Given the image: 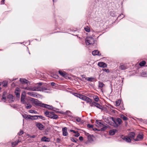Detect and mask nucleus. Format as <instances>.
Returning a JSON list of instances; mask_svg holds the SVG:
<instances>
[{
    "label": "nucleus",
    "mask_w": 147,
    "mask_h": 147,
    "mask_svg": "<svg viewBox=\"0 0 147 147\" xmlns=\"http://www.w3.org/2000/svg\"><path fill=\"white\" fill-rule=\"evenodd\" d=\"M26 100L28 102L29 101H32L36 105L38 106H39L42 107H44L48 109H50V108L49 107H51L49 105L46 104L42 103H41L37 99L34 98H26Z\"/></svg>",
    "instance_id": "nucleus-1"
},
{
    "label": "nucleus",
    "mask_w": 147,
    "mask_h": 147,
    "mask_svg": "<svg viewBox=\"0 0 147 147\" xmlns=\"http://www.w3.org/2000/svg\"><path fill=\"white\" fill-rule=\"evenodd\" d=\"M106 120V121H105L106 122L110 125H111V124L110 123L109 120H112L115 123L116 125H115V126L116 127L118 126L121 123V119L119 118H118L116 119L115 120L113 117H108Z\"/></svg>",
    "instance_id": "nucleus-2"
},
{
    "label": "nucleus",
    "mask_w": 147,
    "mask_h": 147,
    "mask_svg": "<svg viewBox=\"0 0 147 147\" xmlns=\"http://www.w3.org/2000/svg\"><path fill=\"white\" fill-rule=\"evenodd\" d=\"M96 126L100 128V129H97L96 128H93L94 130H97L98 131H102L105 130L106 128L107 127L101 123L100 121L96 120Z\"/></svg>",
    "instance_id": "nucleus-3"
},
{
    "label": "nucleus",
    "mask_w": 147,
    "mask_h": 147,
    "mask_svg": "<svg viewBox=\"0 0 147 147\" xmlns=\"http://www.w3.org/2000/svg\"><path fill=\"white\" fill-rule=\"evenodd\" d=\"M135 136V134L134 132H131L129 133L128 135V137L127 136H122L121 138L123 140L127 142H131V138H134Z\"/></svg>",
    "instance_id": "nucleus-4"
},
{
    "label": "nucleus",
    "mask_w": 147,
    "mask_h": 147,
    "mask_svg": "<svg viewBox=\"0 0 147 147\" xmlns=\"http://www.w3.org/2000/svg\"><path fill=\"white\" fill-rule=\"evenodd\" d=\"M46 115L51 118L56 119L58 118V116L55 114L54 112L46 111L45 112Z\"/></svg>",
    "instance_id": "nucleus-5"
},
{
    "label": "nucleus",
    "mask_w": 147,
    "mask_h": 147,
    "mask_svg": "<svg viewBox=\"0 0 147 147\" xmlns=\"http://www.w3.org/2000/svg\"><path fill=\"white\" fill-rule=\"evenodd\" d=\"M94 41V39L91 37H88L85 39V42L87 45H92Z\"/></svg>",
    "instance_id": "nucleus-6"
},
{
    "label": "nucleus",
    "mask_w": 147,
    "mask_h": 147,
    "mask_svg": "<svg viewBox=\"0 0 147 147\" xmlns=\"http://www.w3.org/2000/svg\"><path fill=\"white\" fill-rule=\"evenodd\" d=\"M26 92L25 91L23 92L21 94V102L23 104L26 103L27 100H26V98H25L26 96ZM29 97H28V98Z\"/></svg>",
    "instance_id": "nucleus-7"
},
{
    "label": "nucleus",
    "mask_w": 147,
    "mask_h": 147,
    "mask_svg": "<svg viewBox=\"0 0 147 147\" xmlns=\"http://www.w3.org/2000/svg\"><path fill=\"white\" fill-rule=\"evenodd\" d=\"M74 95L84 101H85V100H87L86 99V98H87V96L84 95L76 93H74Z\"/></svg>",
    "instance_id": "nucleus-8"
},
{
    "label": "nucleus",
    "mask_w": 147,
    "mask_h": 147,
    "mask_svg": "<svg viewBox=\"0 0 147 147\" xmlns=\"http://www.w3.org/2000/svg\"><path fill=\"white\" fill-rule=\"evenodd\" d=\"M87 98L86 99L87 100H85V101H86L87 103H89L90 106L91 107H94L95 106V102L93 101L92 102V100L90 98H89L87 97Z\"/></svg>",
    "instance_id": "nucleus-9"
},
{
    "label": "nucleus",
    "mask_w": 147,
    "mask_h": 147,
    "mask_svg": "<svg viewBox=\"0 0 147 147\" xmlns=\"http://www.w3.org/2000/svg\"><path fill=\"white\" fill-rule=\"evenodd\" d=\"M15 99V98L11 94H9L7 96V98L5 100L8 101L9 102H13L14 100Z\"/></svg>",
    "instance_id": "nucleus-10"
},
{
    "label": "nucleus",
    "mask_w": 147,
    "mask_h": 147,
    "mask_svg": "<svg viewBox=\"0 0 147 147\" xmlns=\"http://www.w3.org/2000/svg\"><path fill=\"white\" fill-rule=\"evenodd\" d=\"M22 88L29 91H37L38 90V88H32L31 87H23Z\"/></svg>",
    "instance_id": "nucleus-11"
},
{
    "label": "nucleus",
    "mask_w": 147,
    "mask_h": 147,
    "mask_svg": "<svg viewBox=\"0 0 147 147\" xmlns=\"http://www.w3.org/2000/svg\"><path fill=\"white\" fill-rule=\"evenodd\" d=\"M85 135L87 137L88 140L90 142H91L93 141V136L89 134L87 132H85Z\"/></svg>",
    "instance_id": "nucleus-12"
},
{
    "label": "nucleus",
    "mask_w": 147,
    "mask_h": 147,
    "mask_svg": "<svg viewBox=\"0 0 147 147\" xmlns=\"http://www.w3.org/2000/svg\"><path fill=\"white\" fill-rule=\"evenodd\" d=\"M98 65L99 67L103 68L107 66V64L103 62H99Z\"/></svg>",
    "instance_id": "nucleus-13"
},
{
    "label": "nucleus",
    "mask_w": 147,
    "mask_h": 147,
    "mask_svg": "<svg viewBox=\"0 0 147 147\" xmlns=\"http://www.w3.org/2000/svg\"><path fill=\"white\" fill-rule=\"evenodd\" d=\"M67 128L65 127L62 128V131L63 132V136H66L68 134V133L67 132Z\"/></svg>",
    "instance_id": "nucleus-14"
},
{
    "label": "nucleus",
    "mask_w": 147,
    "mask_h": 147,
    "mask_svg": "<svg viewBox=\"0 0 147 147\" xmlns=\"http://www.w3.org/2000/svg\"><path fill=\"white\" fill-rule=\"evenodd\" d=\"M128 67L126 64L121 65L119 67V69L121 70H124L127 68Z\"/></svg>",
    "instance_id": "nucleus-15"
},
{
    "label": "nucleus",
    "mask_w": 147,
    "mask_h": 147,
    "mask_svg": "<svg viewBox=\"0 0 147 147\" xmlns=\"http://www.w3.org/2000/svg\"><path fill=\"white\" fill-rule=\"evenodd\" d=\"M37 127L40 130H42L44 129V126L41 123H38L36 125Z\"/></svg>",
    "instance_id": "nucleus-16"
},
{
    "label": "nucleus",
    "mask_w": 147,
    "mask_h": 147,
    "mask_svg": "<svg viewBox=\"0 0 147 147\" xmlns=\"http://www.w3.org/2000/svg\"><path fill=\"white\" fill-rule=\"evenodd\" d=\"M92 54L93 55H98L100 56L101 55V53L97 50H95L93 51Z\"/></svg>",
    "instance_id": "nucleus-17"
},
{
    "label": "nucleus",
    "mask_w": 147,
    "mask_h": 147,
    "mask_svg": "<svg viewBox=\"0 0 147 147\" xmlns=\"http://www.w3.org/2000/svg\"><path fill=\"white\" fill-rule=\"evenodd\" d=\"M143 138V136L142 135L139 134L138 135L137 138L135 139V141H138L142 140Z\"/></svg>",
    "instance_id": "nucleus-18"
},
{
    "label": "nucleus",
    "mask_w": 147,
    "mask_h": 147,
    "mask_svg": "<svg viewBox=\"0 0 147 147\" xmlns=\"http://www.w3.org/2000/svg\"><path fill=\"white\" fill-rule=\"evenodd\" d=\"M29 101H29L28 102L27 101V102H26V103L24 104H25L26 107L27 109H30L32 107V106L29 103Z\"/></svg>",
    "instance_id": "nucleus-19"
},
{
    "label": "nucleus",
    "mask_w": 147,
    "mask_h": 147,
    "mask_svg": "<svg viewBox=\"0 0 147 147\" xmlns=\"http://www.w3.org/2000/svg\"><path fill=\"white\" fill-rule=\"evenodd\" d=\"M7 95V92H5L3 93V94L2 96V100H3L4 102H5V100L6 99V96Z\"/></svg>",
    "instance_id": "nucleus-20"
},
{
    "label": "nucleus",
    "mask_w": 147,
    "mask_h": 147,
    "mask_svg": "<svg viewBox=\"0 0 147 147\" xmlns=\"http://www.w3.org/2000/svg\"><path fill=\"white\" fill-rule=\"evenodd\" d=\"M41 140L44 142H49L50 141V139L49 138H47L45 136H44L41 138Z\"/></svg>",
    "instance_id": "nucleus-21"
},
{
    "label": "nucleus",
    "mask_w": 147,
    "mask_h": 147,
    "mask_svg": "<svg viewBox=\"0 0 147 147\" xmlns=\"http://www.w3.org/2000/svg\"><path fill=\"white\" fill-rule=\"evenodd\" d=\"M20 82L22 84H27L28 81L25 79L20 78Z\"/></svg>",
    "instance_id": "nucleus-22"
},
{
    "label": "nucleus",
    "mask_w": 147,
    "mask_h": 147,
    "mask_svg": "<svg viewBox=\"0 0 147 147\" xmlns=\"http://www.w3.org/2000/svg\"><path fill=\"white\" fill-rule=\"evenodd\" d=\"M59 74L63 77H65L66 75V73L64 71H63L61 70L59 71Z\"/></svg>",
    "instance_id": "nucleus-23"
},
{
    "label": "nucleus",
    "mask_w": 147,
    "mask_h": 147,
    "mask_svg": "<svg viewBox=\"0 0 147 147\" xmlns=\"http://www.w3.org/2000/svg\"><path fill=\"white\" fill-rule=\"evenodd\" d=\"M104 86V84L102 82L100 81L98 82V87L100 88L101 90H102V88Z\"/></svg>",
    "instance_id": "nucleus-24"
},
{
    "label": "nucleus",
    "mask_w": 147,
    "mask_h": 147,
    "mask_svg": "<svg viewBox=\"0 0 147 147\" xmlns=\"http://www.w3.org/2000/svg\"><path fill=\"white\" fill-rule=\"evenodd\" d=\"M117 131L115 129H113L112 130H111L109 132V134L111 135H114L115 133Z\"/></svg>",
    "instance_id": "nucleus-25"
},
{
    "label": "nucleus",
    "mask_w": 147,
    "mask_h": 147,
    "mask_svg": "<svg viewBox=\"0 0 147 147\" xmlns=\"http://www.w3.org/2000/svg\"><path fill=\"white\" fill-rule=\"evenodd\" d=\"M94 107H96L100 109H102V106L100 104L96 102Z\"/></svg>",
    "instance_id": "nucleus-26"
},
{
    "label": "nucleus",
    "mask_w": 147,
    "mask_h": 147,
    "mask_svg": "<svg viewBox=\"0 0 147 147\" xmlns=\"http://www.w3.org/2000/svg\"><path fill=\"white\" fill-rule=\"evenodd\" d=\"M20 142V141L18 140V141H16L14 142H12L11 143L12 146L13 147L15 146L18 144V143Z\"/></svg>",
    "instance_id": "nucleus-27"
},
{
    "label": "nucleus",
    "mask_w": 147,
    "mask_h": 147,
    "mask_svg": "<svg viewBox=\"0 0 147 147\" xmlns=\"http://www.w3.org/2000/svg\"><path fill=\"white\" fill-rule=\"evenodd\" d=\"M93 99L96 102H98L99 100L98 97L96 95H95L94 96Z\"/></svg>",
    "instance_id": "nucleus-28"
},
{
    "label": "nucleus",
    "mask_w": 147,
    "mask_h": 147,
    "mask_svg": "<svg viewBox=\"0 0 147 147\" xmlns=\"http://www.w3.org/2000/svg\"><path fill=\"white\" fill-rule=\"evenodd\" d=\"M146 62L145 61H143L140 62L139 65L141 66H143L146 64Z\"/></svg>",
    "instance_id": "nucleus-29"
},
{
    "label": "nucleus",
    "mask_w": 147,
    "mask_h": 147,
    "mask_svg": "<svg viewBox=\"0 0 147 147\" xmlns=\"http://www.w3.org/2000/svg\"><path fill=\"white\" fill-rule=\"evenodd\" d=\"M110 108V110L109 111H108V113L110 114H111V113H115V111L113 110V109H112L111 108H113V107L112 106Z\"/></svg>",
    "instance_id": "nucleus-30"
},
{
    "label": "nucleus",
    "mask_w": 147,
    "mask_h": 147,
    "mask_svg": "<svg viewBox=\"0 0 147 147\" xmlns=\"http://www.w3.org/2000/svg\"><path fill=\"white\" fill-rule=\"evenodd\" d=\"M84 29L87 32H89L90 31L89 27L88 26L84 28Z\"/></svg>",
    "instance_id": "nucleus-31"
},
{
    "label": "nucleus",
    "mask_w": 147,
    "mask_h": 147,
    "mask_svg": "<svg viewBox=\"0 0 147 147\" xmlns=\"http://www.w3.org/2000/svg\"><path fill=\"white\" fill-rule=\"evenodd\" d=\"M121 102V100H118L116 101V106H119L120 105Z\"/></svg>",
    "instance_id": "nucleus-32"
},
{
    "label": "nucleus",
    "mask_w": 147,
    "mask_h": 147,
    "mask_svg": "<svg viewBox=\"0 0 147 147\" xmlns=\"http://www.w3.org/2000/svg\"><path fill=\"white\" fill-rule=\"evenodd\" d=\"M51 76L52 77L56 79H58L59 78L58 76L56 74H52Z\"/></svg>",
    "instance_id": "nucleus-33"
},
{
    "label": "nucleus",
    "mask_w": 147,
    "mask_h": 147,
    "mask_svg": "<svg viewBox=\"0 0 147 147\" xmlns=\"http://www.w3.org/2000/svg\"><path fill=\"white\" fill-rule=\"evenodd\" d=\"M86 79L88 81L91 82L93 81L94 78L92 77H88Z\"/></svg>",
    "instance_id": "nucleus-34"
},
{
    "label": "nucleus",
    "mask_w": 147,
    "mask_h": 147,
    "mask_svg": "<svg viewBox=\"0 0 147 147\" xmlns=\"http://www.w3.org/2000/svg\"><path fill=\"white\" fill-rule=\"evenodd\" d=\"M29 112L30 113H37V112L36 111H34V110H31V109L29 110Z\"/></svg>",
    "instance_id": "nucleus-35"
},
{
    "label": "nucleus",
    "mask_w": 147,
    "mask_h": 147,
    "mask_svg": "<svg viewBox=\"0 0 147 147\" xmlns=\"http://www.w3.org/2000/svg\"><path fill=\"white\" fill-rule=\"evenodd\" d=\"M15 94L16 95V97L17 98H20V94L18 92H16L15 91Z\"/></svg>",
    "instance_id": "nucleus-36"
},
{
    "label": "nucleus",
    "mask_w": 147,
    "mask_h": 147,
    "mask_svg": "<svg viewBox=\"0 0 147 147\" xmlns=\"http://www.w3.org/2000/svg\"><path fill=\"white\" fill-rule=\"evenodd\" d=\"M27 94L29 95L32 96H34L35 95L34 93L32 92H28L27 93Z\"/></svg>",
    "instance_id": "nucleus-37"
},
{
    "label": "nucleus",
    "mask_w": 147,
    "mask_h": 147,
    "mask_svg": "<svg viewBox=\"0 0 147 147\" xmlns=\"http://www.w3.org/2000/svg\"><path fill=\"white\" fill-rule=\"evenodd\" d=\"M121 117L123 119V120L125 121L127 119V117L123 115H122L121 116Z\"/></svg>",
    "instance_id": "nucleus-38"
},
{
    "label": "nucleus",
    "mask_w": 147,
    "mask_h": 147,
    "mask_svg": "<svg viewBox=\"0 0 147 147\" xmlns=\"http://www.w3.org/2000/svg\"><path fill=\"white\" fill-rule=\"evenodd\" d=\"M24 133V132L22 130H20V131L18 132V135L19 136H21Z\"/></svg>",
    "instance_id": "nucleus-39"
},
{
    "label": "nucleus",
    "mask_w": 147,
    "mask_h": 147,
    "mask_svg": "<svg viewBox=\"0 0 147 147\" xmlns=\"http://www.w3.org/2000/svg\"><path fill=\"white\" fill-rule=\"evenodd\" d=\"M80 134L78 132V131L74 135V136L75 137H78L80 136Z\"/></svg>",
    "instance_id": "nucleus-40"
},
{
    "label": "nucleus",
    "mask_w": 147,
    "mask_h": 147,
    "mask_svg": "<svg viewBox=\"0 0 147 147\" xmlns=\"http://www.w3.org/2000/svg\"><path fill=\"white\" fill-rule=\"evenodd\" d=\"M27 117H28V119H33V116L30 115H28V116H27Z\"/></svg>",
    "instance_id": "nucleus-41"
},
{
    "label": "nucleus",
    "mask_w": 147,
    "mask_h": 147,
    "mask_svg": "<svg viewBox=\"0 0 147 147\" xmlns=\"http://www.w3.org/2000/svg\"><path fill=\"white\" fill-rule=\"evenodd\" d=\"M70 140L71 141L73 142H76V140L75 139L73 138H71Z\"/></svg>",
    "instance_id": "nucleus-42"
},
{
    "label": "nucleus",
    "mask_w": 147,
    "mask_h": 147,
    "mask_svg": "<svg viewBox=\"0 0 147 147\" xmlns=\"http://www.w3.org/2000/svg\"><path fill=\"white\" fill-rule=\"evenodd\" d=\"M76 120L78 122H80L81 121V119L80 118L77 117L76 119Z\"/></svg>",
    "instance_id": "nucleus-43"
},
{
    "label": "nucleus",
    "mask_w": 147,
    "mask_h": 147,
    "mask_svg": "<svg viewBox=\"0 0 147 147\" xmlns=\"http://www.w3.org/2000/svg\"><path fill=\"white\" fill-rule=\"evenodd\" d=\"M102 70H103V71H105L106 72H107V73H108L109 71V69H102Z\"/></svg>",
    "instance_id": "nucleus-44"
},
{
    "label": "nucleus",
    "mask_w": 147,
    "mask_h": 147,
    "mask_svg": "<svg viewBox=\"0 0 147 147\" xmlns=\"http://www.w3.org/2000/svg\"><path fill=\"white\" fill-rule=\"evenodd\" d=\"M38 118V116L35 115L33 116V119H37Z\"/></svg>",
    "instance_id": "nucleus-45"
},
{
    "label": "nucleus",
    "mask_w": 147,
    "mask_h": 147,
    "mask_svg": "<svg viewBox=\"0 0 147 147\" xmlns=\"http://www.w3.org/2000/svg\"><path fill=\"white\" fill-rule=\"evenodd\" d=\"M88 127L89 128H93V125H90V124H88Z\"/></svg>",
    "instance_id": "nucleus-46"
},
{
    "label": "nucleus",
    "mask_w": 147,
    "mask_h": 147,
    "mask_svg": "<svg viewBox=\"0 0 147 147\" xmlns=\"http://www.w3.org/2000/svg\"><path fill=\"white\" fill-rule=\"evenodd\" d=\"M120 17H121V18H123L124 17V15L122 13H121V14L120 15V16H119L118 17V18H119Z\"/></svg>",
    "instance_id": "nucleus-47"
},
{
    "label": "nucleus",
    "mask_w": 147,
    "mask_h": 147,
    "mask_svg": "<svg viewBox=\"0 0 147 147\" xmlns=\"http://www.w3.org/2000/svg\"><path fill=\"white\" fill-rule=\"evenodd\" d=\"M22 115L24 118L26 119H28V117H27V116H28V115L25 114L23 115Z\"/></svg>",
    "instance_id": "nucleus-48"
},
{
    "label": "nucleus",
    "mask_w": 147,
    "mask_h": 147,
    "mask_svg": "<svg viewBox=\"0 0 147 147\" xmlns=\"http://www.w3.org/2000/svg\"><path fill=\"white\" fill-rule=\"evenodd\" d=\"M38 117H39L41 119H42L45 120L44 117L42 116L41 115L38 116Z\"/></svg>",
    "instance_id": "nucleus-49"
},
{
    "label": "nucleus",
    "mask_w": 147,
    "mask_h": 147,
    "mask_svg": "<svg viewBox=\"0 0 147 147\" xmlns=\"http://www.w3.org/2000/svg\"><path fill=\"white\" fill-rule=\"evenodd\" d=\"M7 83L6 82H3V85L4 86V87H6L7 86Z\"/></svg>",
    "instance_id": "nucleus-50"
},
{
    "label": "nucleus",
    "mask_w": 147,
    "mask_h": 147,
    "mask_svg": "<svg viewBox=\"0 0 147 147\" xmlns=\"http://www.w3.org/2000/svg\"><path fill=\"white\" fill-rule=\"evenodd\" d=\"M16 91H17L16 92H18L20 91V89L18 88H16Z\"/></svg>",
    "instance_id": "nucleus-51"
},
{
    "label": "nucleus",
    "mask_w": 147,
    "mask_h": 147,
    "mask_svg": "<svg viewBox=\"0 0 147 147\" xmlns=\"http://www.w3.org/2000/svg\"><path fill=\"white\" fill-rule=\"evenodd\" d=\"M70 131L73 132L74 134H75L77 132V131H76L73 130H70Z\"/></svg>",
    "instance_id": "nucleus-52"
},
{
    "label": "nucleus",
    "mask_w": 147,
    "mask_h": 147,
    "mask_svg": "<svg viewBox=\"0 0 147 147\" xmlns=\"http://www.w3.org/2000/svg\"><path fill=\"white\" fill-rule=\"evenodd\" d=\"M51 86H54L56 84L54 82H52L51 83Z\"/></svg>",
    "instance_id": "nucleus-53"
},
{
    "label": "nucleus",
    "mask_w": 147,
    "mask_h": 147,
    "mask_svg": "<svg viewBox=\"0 0 147 147\" xmlns=\"http://www.w3.org/2000/svg\"><path fill=\"white\" fill-rule=\"evenodd\" d=\"M79 140L80 141H82L83 140V138L82 136H80L79 137Z\"/></svg>",
    "instance_id": "nucleus-54"
},
{
    "label": "nucleus",
    "mask_w": 147,
    "mask_h": 147,
    "mask_svg": "<svg viewBox=\"0 0 147 147\" xmlns=\"http://www.w3.org/2000/svg\"><path fill=\"white\" fill-rule=\"evenodd\" d=\"M60 139L59 138H58L57 139V142L58 143H59L60 142Z\"/></svg>",
    "instance_id": "nucleus-55"
},
{
    "label": "nucleus",
    "mask_w": 147,
    "mask_h": 147,
    "mask_svg": "<svg viewBox=\"0 0 147 147\" xmlns=\"http://www.w3.org/2000/svg\"><path fill=\"white\" fill-rule=\"evenodd\" d=\"M5 0H2L1 1V4H3L4 3V1Z\"/></svg>",
    "instance_id": "nucleus-56"
},
{
    "label": "nucleus",
    "mask_w": 147,
    "mask_h": 147,
    "mask_svg": "<svg viewBox=\"0 0 147 147\" xmlns=\"http://www.w3.org/2000/svg\"><path fill=\"white\" fill-rule=\"evenodd\" d=\"M36 137L35 136V135H33L32 136H30V138H34Z\"/></svg>",
    "instance_id": "nucleus-57"
},
{
    "label": "nucleus",
    "mask_w": 147,
    "mask_h": 147,
    "mask_svg": "<svg viewBox=\"0 0 147 147\" xmlns=\"http://www.w3.org/2000/svg\"><path fill=\"white\" fill-rule=\"evenodd\" d=\"M124 108L123 106H122V107L121 108V110H124Z\"/></svg>",
    "instance_id": "nucleus-58"
},
{
    "label": "nucleus",
    "mask_w": 147,
    "mask_h": 147,
    "mask_svg": "<svg viewBox=\"0 0 147 147\" xmlns=\"http://www.w3.org/2000/svg\"><path fill=\"white\" fill-rule=\"evenodd\" d=\"M38 84H39V85H42V84L41 83H39Z\"/></svg>",
    "instance_id": "nucleus-59"
},
{
    "label": "nucleus",
    "mask_w": 147,
    "mask_h": 147,
    "mask_svg": "<svg viewBox=\"0 0 147 147\" xmlns=\"http://www.w3.org/2000/svg\"><path fill=\"white\" fill-rule=\"evenodd\" d=\"M42 147H47L45 146H42Z\"/></svg>",
    "instance_id": "nucleus-60"
},
{
    "label": "nucleus",
    "mask_w": 147,
    "mask_h": 147,
    "mask_svg": "<svg viewBox=\"0 0 147 147\" xmlns=\"http://www.w3.org/2000/svg\"><path fill=\"white\" fill-rule=\"evenodd\" d=\"M44 89H43V90H47V89H46V88H44Z\"/></svg>",
    "instance_id": "nucleus-61"
},
{
    "label": "nucleus",
    "mask_w": 147,
    "mask_h": 147,
    "mask_svg": "<svg viewBox=\"0 0 147 147\" xmlns=\"http://www.w3.org/2000/svg\"><path fill=\"white\" fill-rule=\"evenodd\" d=\"M53 0V2H54V0Z\"/></svg>",
    "instance_id": "nucleus-62"
},
{
    "label": "nucleus",
    "mask_w": 147,
    "mask_h": 147,
    "mask_svg": "<svg viewBox=\"0 0 147 147\" xmlns=\"http://www.w3.org/2000/svg\"><path fill=\"white\" fill-rule=\"evenodd\" d=\"M0 50H1L0 49Z\"/></svg>",
    "instance_id": "nucleus-63"
}]
</instances>
